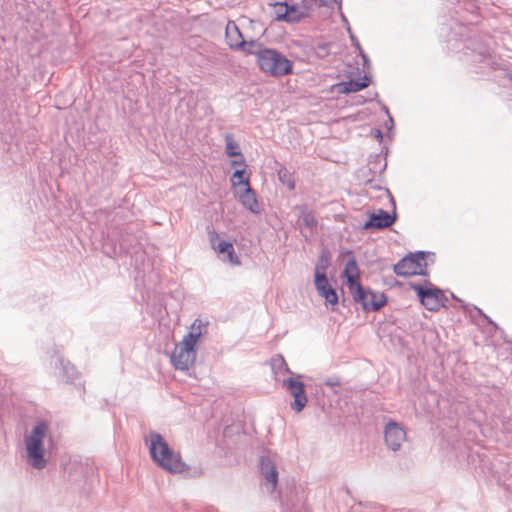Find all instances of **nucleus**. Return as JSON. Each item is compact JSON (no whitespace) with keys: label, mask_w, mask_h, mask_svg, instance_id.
<instances>
[{"label":"nucleus","mask_w":512,"mask_h":512,"mask_svg":"<svg viewBox=\"0 0 512 512\" xmlns=\"http://www.w3.org/2000/svg\"><path fill=\"white\" fill-rule=\"evenodd\" d=\"M226 41L231 49H241L247 54V50L256 47L254 42H246L235 22L229 21L226 25Z\"/></svg>","instance_id":"obj_9"},{"label":"nucleus","mask_w":512,"mask_h":512,"mask_svg":"<svg viewBox=\"0 0 512 512\" xmlns=\"http://www.w3.org/2000/svg\"><path fill=\"white\" fill-rule=\"evenodd\" d=\"M395 219V216H392L388 212L380 209L370 215V219L365 223L364 228H387L395 222Z\"/></svg>","instance_id":"obj_12"},{"label":"nucleus","mask_w":512,"mask_h":512,"mask_svg":"<svg viewBox=\"0 0 512 512\" xmlns=\"http://www.w3.org/2000/svg\"><path fill=\"white\" fill-rule=\"evenodd\" d=\"M207 323H204L201 319H195L190 326V331L183 339L190 342L193 345H197L201 335L206 332Z\"/></svg>","instance_id":"obj_14"},{"label":"nucleus","mask_w":512,"mask_h":512,"mask_svg":"<svg viewBox=\"0 0 512 512\" xmlns=\"http://www.w3.org/2000/svg\"><path fill=\"white\" fill-rule=\"evenodd\" d=\"M47 432L48 425L45 422H39L25 440L30 464L37 469L43 468L46 464L43 452V440Z\"/></svg>","instance_id":"obj_4"},{"label":"nucleus","mask_w":512,"mask_h":512,"mask_svg":"<svg viewBox=\"0 0 512 512\" xmlns=\"http://www.w3.org/2000/svg\"><path fill=\"white\" fill-rule=\"evenodd\" d=\"M271 365L275 374L291 373L282 355H276L271 359Z\"/></svg>","instance_id":"obj_21"},{"label":"nucleus","mask_w":512,"mask_h":512,"mask_svg":"<svg viewBox=\"0 0 512 512\" xmlns=\"http://www.w3.org/2000/svg\"><path fill=\"white\" fill-rule=\"evenodd\" d=\"M209 242L212 249L219 255L224 254L227 248H231V242L221 239L216 231L209 232Z\"/></svg>","instance_id":"obj_17"},{"label":"nucleus","mask_w":512,"mask_h":512,"mask_svg":"<svg viewBox=\"0 0 512 512\" xmlns=\"http://www.w3.org/2000/svg\"><path fill=\"white\" fill-rule=\"evenodd\" d=\"M225 153L228 157L241 156L242 152L238 142L234 139L233 135L227 133L225 135Z\"/></svg>","instance_id":"obj_18"},{"label":"nucleus","mask_w":512,"mask_h":512,"mask_svg":"<svg viewBox=\"0 0 512 512\" xmlns=\"http://www.w3.org/2000/svg\"><path fill=\"white\" fill-rule=\"evenodd\" d=\"M279 178L290 190L295 188L294 180L292 179L291 175L287 173V171H284L283 173L280 172Z\"/></svg>","instance_id":"obj_25"},{"label":"nucleus","mask_w":512,"mask_h":512,"mask_svg":"<svg viewBox=\"0 0 512 512\" xmlns=\"http://www.w3.org/2000/svg\"><path fill=\"white\" fill-rule=\"evenodd\" d=\"M195 347L185 339L176 344L171 355L173 366L179 370H188L194 364L196 358Z\"/></svg>","instance_id":"obj_6"},{"label":"nucleus","mask_w":512,"mask_h":512,"mask_svg":"<svg viewBox=\"0 0 512 512\" xmlns=\"http://www.w3.org/2000/svg\"><path fill=\"white\" fill-rule=\"evenodd\" d=\"M329 264V259L325 255H321L319 258V263L316 266L320 267V271L325 273V270Z\"/></svg>","instance_id":"obj_26"},{"label":"nucleus","mask_w":512,"mask_h":512,"mask_svg":"<svg viewBox=\"0 0 512 512\" xmlns=\"http://www.w3.org/2000/svg\"><path fill=\"white\" fill-rule=\"evenodd\" d=\"M230 180L234 188L242 187L245 189L250 187V177L246 173V169H235Z\"/></svg>","instance_id":"obj_16"},{"label":"nucleus","mask_w":512,"mask_h":512,"mask_svg":"<svg viewBox=\"0 0 512 512\" xmlns=\"http://www.w3.org/2000/svg\"><path fill=\"white\" fill-rule=\"evenodd\" d=\"M416 291L420 302L429 311H438L445 306L447 297L437 287L424 288L421 285L413 286Z\"/></svg>","instance_id":"obj_7"},{"label":"nucleus","mask_w":512,"mask_h":512,"mask_svg":"<svg viewBox=\"0 0 512 512\" xmlns=\"http://www.w3.org/2000/svg\"><path fill=\"white\" fill-rule=\"evenodd\" d=\"M314 283L318 294L325 299L326 305H331L333 309L338 303V295L329 284L326 274L320 271L319 266L315 267Z\"/></svg>","instance_id":"obj_8"},{"label":"nucleus","mask_w":512,"mask_h":512,"mask_svg":"<svg viewBox=\"0 0 512 512\" xmlns=\"http://www.w3.org/2000/svg\"><path fill=\"white\" fill-rule=\"evenodd\" d=\"M280 9L284 10V14L282 16L286 18V22H297L308 16V12L306 10L300 9L297 6L281 5Z\"/></svg>","instance_id":"obj_15"},{"label":"nucleus","mask_w":512,"mask_h":512,"mask_svg":"<svg viewBox=\"0 0 512 512\" xmlns=\"http://www.w3.org/2000/svg\"><path fill=\"white\" fill-rule=\"evenodd\" d=\"M368 85H369V79L367 77H365L361 81L351 80L349 82L343 83L341 86L343 87L342 91H344L346 93H350V92H358V91L366 88Z\"/></svg>","instance_id":"obj_19"},{"label":"nucleus","mask_w":512,"mask_h":512,"mask_svg":"<svg viewBox=\"0 0 512 512\" xmlns=\"http://www.w3.org/2000/svg\"><path fill=\"white\" fill-rule=\"evenodd\" d=\"M284 385L294 397V401L291 403V408L296 412L302 411L307 403L304 383L297 379L289 378L284 381Z\"/></svg>","instance_id":"obj_11"},{"label":"nucleus","mask_w":512,"mask_h":512,"mask_svg":"<svg viewBox=\"0 0 512 512\" xmlns=\"http://www.w3.org/2000/svg\"><path fill=\"white\" fill-rule=\"evenodd\" d=\"M239 201L242 205L247 208L250 212L258 214L260 212L258 200L251 186L243 189L238 195Z\"/></svg>","instance_id":"obj_13"},{"label":"nucleus","mask_w":512,"mask_h":512,"mask_svg":"<svg viewBox=\"0 0 512 512\" xmlns=\"http://www.w3.org/2000/svg\"><path fill=\"white\" fill-rule=\"evenodd\" d=\"M247 54H253L261 71L271 76H285L292 73L293 64L281 53L269 48L257 46L247 50Z\"/></svg>","instance_id":"obj_3"},{"label":"nucleus","mask_w":512,"mask_h":512,"mask_svg":"<svg viewBox=\"0 0 512 512\" xmlns=\"http://www.w3.org/2000/svg\"><path fill=\"white\" fill-rule=\"evenodd\" d=\"M224 254L227 255V261L232 264V265H240V259L239 257L236 255L235 253V250H234V246L233 244L231 243V248H227L224 252Z\"/></svg>","instance_id":"obj_23"},{"label":"nucleus","mask_w":512,"mask_h":512,"mask_svg":"<svg viewBox=\"0 0 512 512\" xmlns=\"http://www.w3.org/2000/svg\"><path fill=\"white\" fill-rule=\"evenodd\" d=\"M394 271L399 276L409 277L414 275H425L427 263L422 252L404 257L394 266Z\"/></svg>","instance_id":"obj_5"},{"label":"nucleus","mask_w":512,"mask_h":512,"mask_svg":"<svg viewBox=\"0 0 512 512\" xmlns=\"http://www.w3.org/2000/svg\"><path fill=\"white\" fill-rule=\"evenodd\" d=\"M362 57H363L364 63H366V62H367V58H366V56H365V55H362Z\"/></svg>","instance_id":"obj_28"},{"label":"nucleus","mask_w":512,"mask_h":512,"mask_svg":"<svg viewBox=\"0 0 512 512\" xmlns=\"http://www.w3.org/2000/svg\"><path fill=\"white\" fill-rule=\"evenodd\" d=\"M262 469L266 480L271 484V490H274L278 480V472L276 468L270 463H267L263 464Z\"/></svg>","instance_id":"obj_20"},{"label":"nucleus","mask_w":512,"mask_h":512,"mask_svg":"<svg viewBox=\"0 0 512 512\" xmlns=\"http://www.w3.org/2000/svg\"><path fill=\"white\" fill-rule=\"evenodd\" d=\"M281 5H287L286 3H276L275 4V8H276V19L278 21H286V18H284L283 15L284 14V10L283 9H280V6Z\"/></svg>","instance_id":"obj_27"},{"label":"nucleus","mask_w":512,"mask_h":512,"mask_svg":"<svg viewBox=\"0 0 512 512\" xmlns=\"http://www.w3.org/2000/svg\"><path fill=\"white\" fill-rule=\"evenodd\" d=\"M145 443L148 446L152 460L163 470L172 474H181L189 467L178 451L172 449L167 441L158 433H150Z\"/></svg>","instance_id":"obj_2"},{"label":"nucleus","mask_w":512,"mask_h":512,"mask_svg":"<svg viewBox=\"0 0 512 512\" xmlns=\"http://www.w3.org/2000/svg\"><path fill=\"white\" fill-rule=\"evenodd\" d=\"M301 219L303 224L309 228H313L317 225V220L311 211L303 210Z\"/></svg>","instance_id":"obj_22"},{"label":"nucleus","mask_w":512,"mask_h":512,"mask_svg":"<svg viewBox=\"0 0 512 512\" xmlns=\"http://www.w3.org/2000/svg\"><path fill=\"white\" fill-rule=\"evenodd\" d=\"M344 255L349 256L342 272V278L345 279L349 292L353 300L362 305L364 310L377 311L387 303L384 293L365 290L360 283V270L352 252L346 251Z\"/></svg>","instance_id":"obj_1"},{"label":"nucleus","mask_w":512,"mask_h":512,"mask_svg":"<svg viewBox=\"0 0 512 512\" xmlns=\"http://www.w3.org/2000/svg\"><path fill=\"white\" fill-rule=\"evenodd\" d=\"M405 430L394 421H390L384 428V440L386 445L393 451H398L406 440Z\"/></svg>","instance_id":"obj_10"},{"label":"nucleus","mask_w":512,"mask_h":512,"mask_svg":"<svg viewBox=\"0 0 512 512\" xmlns=\"http://www.w3.org/2000/svg\"><path fill=\"white\" fill-rule=\"evenodd\" d=\"M232 158L233 159L230 161V166L232 168L246 169L247 165H246V161H245L243 154H241V156H234Z\"/></svg>","instance_id":"obj_24"}]
</instances>
